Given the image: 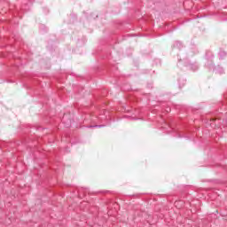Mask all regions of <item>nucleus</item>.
Wrapping results in <instances>:
<instances>
[{"label": "nucleus", "instance_id": "1", "mask_svg": "<svg viewBox=\"0 0 227 227\" xmlns=\"http://www.w3.org/2000/svg\"><path fill=\"white\" fill-rule=\"evenodd\" d=\"M185 67H187V68H189L190 70H193V72H196V70H198V64L196 63L187 62L185 63Z\"/></svg>", "mask_w": 227, "mask_h": 227}, {"label": "nucleus", "instance_id": "2", "mask_svg": "<svg viewBox=\"0 0 227 227\" xmlns=\"http://www.w3.org/2000/svg\"><path fill=\"white\" fill-rule=\"evenodd\" d=\"M173 47H174V49H182L183 45L180 43V41H176V42H175Z\"/></svg>", "mask_w": 227, "mask_h": 227}, {"label": "nucleus", "instance_id": "3", "mask_svg": "<svg viewBox=\"0 0 227 227\" xmlns=\"http://www.w3.org/2000/svg\"><path fill=\"white\" fill-rule=\"evenodd\" d=\"M226 56H227V52H226V51H221L219 52L220 59H224V58H226Z\"/></svg>", "mask_w": 227, "mask_h": 227}, {"label": "nucleus", "instance_id": "4", "mask_svg": "<svg viewBox=\"0 0 227 227\" xmlns=\"http://www.w3.org/2000/svg\"><path fill=\"white\" fill-rule=\"evenodd\" d=\"M215 74H224V69L218 67L215 68Z\"/></svg>", "mask_w": 227, "mask_h": 227}, {"label": "nucleus", "instance_id": "5", "mask_svg": "<svg viewBox=\"0 0 227 227\" xmlns=\"http://www.w3.org/2000/svg\"><path fill=\"white\" fill-rule=\"evenodd\" d=\"M102 127H105L104 125H90L89 126V129H102Z\"/></svg>", "mask_w": 227, "mask_h": 227}, {"label": "nucleus", "instance_id": "6", "mask_svg": "<svg viewBox=\"0 0 227 227\" xmlns=\"http://www.w3.org/2000/svg\"><path fill=\"white\" fill-rule=\"evenodd\" d=\"M103 113H104L105 116H107L106 115L107 111L104 110Z\"/></svg>", "mask_w": 227, "mask_h": 227}, {"label": "nucleus", "instance_id": "7", "mask_svg": "<svg viewBox=\"0 0 227 227\" xmlns=\"http://www.w3.org/2000/svg\"><path fill=\"white\" fill-rule=\"evenodd\" d=\"M180 61H182V57L178 59V63H180Z\"/></svg>", "mask_w": 227, "mask_h": 227}, {"label": "nucleus", "instance_id": "8", "mask_svg": "<svg viewBox=\"0 0 227 227\" xmlns=\"http://www.w3.org/2000/svg\"><path fill=\"white\" fill-rule=\"evenodd\" d=\"M178 203H179V202H175L176 207V205H178Z\"/></svg>", "mask_w": 227, "mask_h": 227}, {"label": "nucleus", "instance_id": "9", "mask_svg": "<svg viewBox=\"0 0 227 227\" xmlns=\"http://www.w3.org/2000/svg\"><path fill=\"white\" fill-rule=\"evenodd\" d=\"M183 61H185V59H184V58H183Z\"/></svg>", "mask_w": 227, "mask_h": 227}]
</instances>
